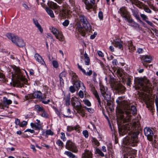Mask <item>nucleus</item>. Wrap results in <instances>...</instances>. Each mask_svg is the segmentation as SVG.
Listing matches in <instances>:
<instances>
[{"label":"nucleus","mask_w":158,"mask_h":158,"mask_svg":"<svg viewBox=\"0 0 158 158\" xmlns=\"http://www.w3.org/2000/svg\"><path fill=\"white\" fill-rule=\"evenodd\" d=\"M117 123L118 126L119 133L120 135H123L130 131L136 130L139 126V122H134L132 124H124L125 123L130 122L131 119L132 114H136L137 109L134 105L131 106V107L127 106L123 110L119 108L117 111Z\"/></svg>","instance_id":"nucleus-1"},{"label":"nucleus","mask_w":158,"mask_h":158,"mask_svg":"<svg viewBox=\"0 0 158 158\" xmlns=\"http://www.w3.org/2000/svg\"><path fill=\"white\" fill-rule=\"evenodd\" d=\"M12 68L14 71L12 73V78L15 80L14 83L17 85V86L22 87L23 83L25 81V78L19 68L15 66L12 67Z\"/></svg>","instance_id":"nucleus-2"},{"label":"nucleus","mask_w":158,"mask_h":158,"mask_svg":"<svg viewBox=\"0 0 158 158\" xmlns=\"http://www.w3.org/2000/svg\"><path fill=\"white\" fill-rule=\"evenodd\" d=\"M138 88L146 92L151 94L152 92L151 85L149 83V81L146 78H140L138 79Z\"/></svg>","instance_id":"nucleus-3"},{"label":"nucleus","mask_w":158,"mask_h":158,"mask_svg":"<svg viewBox=\"0 0 158 158\" xmlns=\"http://www.w3.org/2000/svg\"><path fill=\"white\" fill-rule=\"evenodd\" d=\"M6 35L8 39L11 40L13 43L18 47H23L25 45V43L23 40L18 36L10 33L7 34Z\"/></svg>","instance_id":"nucleus-4"},{"label":"nucleus","mask_w":158,"mask_h":158,"mask_svg":"<svg viewBox=\"0 0 158 158\" xmlns=\"http://www.w3.org/2000/svg\"><path fill=\"white\" fill-rule=\"evenodd\" d=\"M25 98L26 99H32L33 98H39L42 100L43 103L44 104H47L48 103L50 102V100L48 99L47 101H45L44 100V98H45L46 97H42V94L40 91H37L33 93L32 94H29L28 95L26 96Z\"/></svg>","instance_id":"nucleus-5"},{"label":"nucleus","mask_w":158,"mask_h":158,"mask_svg":"<svg viewBox=\"0 0 158 158\" xmlns=\"http://www.w3.org/2000/svg\"><path fill=\"white\" fill-rule=\"evenodd\" d=\"M110 86L113 89L116 90L121 93H123L126 89V88L120 82L116 81L115 80L111 81Z\"/></svg>","instance_id":"nucleus-6"},{"label":"nucleus","mask_w":158,"mask_h":158,"mask_svg":"<svg viewBox=\"0 0 158 158\" xmlns=\"http://www.w3.org/2000/svg\"><path fill=\"white\" fill-rule=\"evenodd\" d=\"M63 9L61 12V14L63 16H65V18H69V15L74 10H75L73 6L72 7H70L69 6L66 4H64L63 6Z\"/></svg>","instance_id":"nucleus-7"},{"label":"nucleus","mask_w":158,"mask_h":158,"mask_svg":"<svg viewBox=\"0 0 158 158\" xmlns=\"http://www.w3.org/2000/svg\"><path fill=\"white\" fill-rule=\"evenodd\" d=\"M50 29L57 39L61 41H63L64 40V37L61 31L53 27H51L50 28Z\"/></svg>","instance_id":"nucleus-8"},{"label":"nucleus","mask_w":158,"mask_h":158,"mask_svg":"<svg viewBox=\"0 0 158 158\" xmlns=\"http://www.w3.org/2000/svg\"><path fill=\"white\" fill-rule=\"evenodd\" d=\"M78 16L79 20L81 22L84 28L86 30L90 31L91 29V27L85 17L82 15H79Z\"/></svg>","instance_id":"nucleus-9"},{"label":"nucleus","mask_w":158,"mask_h":158,"mask_svg":"<svg viewBox=\"0 0 158 158\" xmlns=\"http://www.w3.org/2000/svg\"><path fill=\"white\" fill-rule=\"evenodd\" d=\"M152 59V56L150 55L143 56L141 58V62L143 65L146 68H147L148 64H147L151 63Z\"/></svg>","instance_id":"nucleus-10"},{"label":"nucleus","mask_w":158,"mask_h":158,"mask_svg":"<svg viewBox=\"0 0 158 158\" xmlns=\"http://www.w3.org/2000/svg\"><path fill=\"white\" fill-rule=\"evenodd\" d=\"M139 127L140 124H139V126L138 127L137 129L132 130L131 131H130L128 132V134H131V135L128 136L130 137V139L132 140L133 143H136L137 142V135L139 133L137 131L139 130Z\"/></svg>","instance_id":"nucleus-11"},{"label":"nucleus","mask_w":158,"mask_h":158,"mask_svg":"<svg viewBox=\"0 0 158 158\" xmlns=\"http://www.w3.org/2000/svg\"><path fill=\"white\" fill-rule=\"evenodd\" d=\"M145 135L147 137L148 139L151 141L153 139V133L151 128L148 127H146L144 129Z\"/></svg>","instance_id":"nucleus-12"},{"label":"nucleus","mask_w":158,"mask_h":158,"mask_svg":"<svg viewBox=\"0 0 158 158\" xmlns=\"http://www.w3.org/2000/svg\"><path fill=\"white\" fill-rule=\"evenodd\" d=\"M66 148L75 152H77V150L74 143L70 140H68L67 142Z\"/></svg>","instance_id":"nucleus-13"},{"label":"nucleus","mask_w":158,"mask_h":158,"mask_svg":"<svg viewBox=\"0 0 158 158\" xmlns=\"http://www.w3.org/2000/svg\"><path fill=\"white\" fill-rule=\"evenodd\" d=\"M78 105H77L75 110H77V113L81 115L82 117L85 116V112L84 110L82 108L81 103H78Z\"/></svg>","instance_id":"nucleus-14"},{"label":"nucleus","mask_w":158,"mask_h":158,"mask_svg":"<svg viewBox=\"0 0 158 158\" xmlns=\"http://www.w3.org/2000/svg\"><path fill=\"white\" fill-rule=\"evenodd\" d=\"M85 5L86 8L89 10L93 8L94 4V0H85Z\"/></svg>","instance_id":"nucleus-15"},{"label":"nucleus","mask_w":158,"mask_h":158,"mask_svg":"<svg viewBox=\"0 0 158 158\" xmlns=\"http://www.w3.org/2000/svg\"><path fill=\"white\" fill-rule=\"evenodd\" d=\"M80 127L79 125H76L74 126H69L67 127V131L68 132H70L75 130L78 133L80 132Z\"/></svg>","instance_id":"nucleus-16"},{"label":"nucleus","mask_w":158,"mask_h":158,"mask_svg":"<svg viewBox=\"0 0 158 158\" xmlns=\"http://www.w3.org/2000/svg\"><path fill=\"white\" fill-rule=\"evenodd\" d=\"M121 14L122 16L125 18H128L130 15L128 12L125 7L121 8L120 9Z\"/></svg>","instance_id":"nucleus-17"},{"label":"nucleus","mask_w":158,"mask_h":158,"mask_svg":"<svg viewBox=\"0 0 158 158\" xmlns=\"http://www.w3.org/2000/svg\"><path fill=\"white\" fill-rule=\"evenodd\" d=\"M76 29L81 35L82 36H85V31L84 29L80 25L78 24L77 25V27H76Z\"/></svg>","instance_id":"nucleus-18"},{"label":"nucleus","mask_w":158,"mask_h":158,"mask_svg":"<svg viewBox=\"0 0 158 158\" xmlns=\"http://www.w3.org/2000/svg\"><path fill=\"white\" fill-rule=\"evenodd\" d=\"M91 90L95 98L97 99L99 105L101 106V101L98 92L95 90L94 87L92 88Z\"/></svg>","instance_id":"nucleus-19"},{"label":"nucleus","mask_w":158,"mask_h":158,"mask_svg":"<svg viewBox=\"0 0 158 158\" xmlns=\"http://www.w3.org/2000/svg\"><path fill=\"white\" fill-rule=\"evenodd\" d=\"M72 105L73 107V108L75 109L76 105V103L77 105H78V103H80L79 101H78L77 98L76 97H74L72 98L71 100Z\"/></svg>","instance_id":"nucleus-20"},{"label":"nucleus","mask_w":158,"mask_h":158,"mask_svg":"<svg viewBox=\"0 0 158 158\" xmlns=\"http://www.w3.org/2000/svg\"><path fill=\"white\" fill-rule=\"evenodd\" d=\"M74 85L76 88H77L78 89L80 87L81 85L83 86L82 89L83 90L85 91V88L84 85L83 83L81 81H77L75 82Z\"/></svg>","instance_id":"nucleus-21"},{"label":"nucleus","mask_w":158,"mask_h":158,"mask_svg":"<svg viewBox=\"0 0 158 158\" xmlns=\"http://www.w3.org/2000/svg\"><path fill=\"white\" fill-rule=\"evenodd\" d=\"M35 58L39 63L43 64L45 63L43 59L39 54H36L35 55Z\"/></svg>","instance_id":"nucleus-22"},{"label":"nucleus","mask_w":158,"mask_h":158,"mask_svg":"<svg viewBox=\"0 0 158 158\" xmlns=\"http://www.w3.org/2000/svg\"><path fill=\"white\" fill-rule=\"evenodd\" d=\"M82 158H92V153L91 152L89 151H86L82 154Z\"/></svg>","instance_id":"nucleus-23"},{"label":"nucleus","mask_w":158,"mask_h":158,"mask_svg":"<svg viewBox=\"0 0 158 158\" xmlns=\"http://www.w3.org/2000/svg\"><path fill=\"white\" fill-rule=\"evenodd\" d=\"M133 15L135 17L136 19L140 22H142L140 20L139 15V11L138 10H132Z\"/></svg>","instance_id":"nucleus-24"},{"label":"nucleus","mask_w":158,"mask_h":158,"mask_svg":"<svg viewBox=\"0 0 158 158\" xmlns=\"http://www.w3.org/2000/svg\"><path fill=\"white\" fill-rule=\"evenodd\" d=\"M77 65L78 68L83 72L84 74L88 76H90L92 74V70H90L89 72L86 73L85 70L82 68L81 66L79 64H77Z\"/></svg>","instance_id":"nucleus-25"},{"label":"nucleus","mask_w":158,"mask_h":158,"mask_svg":"<svg viewBox=\"0 0 158 158\" xmlns=\"http://www.w3.org/2000/svg\"><path fill=\"white\" fill-rule=\"evenodd\" d=\"M123 143L126 145H129L130 143H133L132 140L130 139V137L127 136L123 140Z\"/></svg>","instance_id":"nucleus-26"},{"label":"nucleus","mask_w":158,"mask_h":158,"mask_svg":"<svg viewBox=\"0 0 158 158\" xmlns=\"http://www.w3.org/2000/svg\"><path fill=\"white\" fill-rule=\"evenodd\" d=\"M48 4L50 8L52 9H56L58 7L57 4L52 1H49L48 3Z\"/></svg>","instance_id":"nucleus-27"},{"label":"nucleus","mask_w":158,"mask_h":158,"mask_svg":"<svg viewBox=\"0 0 158 158\" xmlns=\"http://www.w3.org/2000/svg\"><path fill=\"white\" fill-rule=\"evenodd\" d=\"M102 95L104 97V99L106 100V101L110 100V95L108 91L102 94Z\"/></svg>","instance_id":"nucleus-28"},{"label":"nucleus","mask_w":158,"mask_h":158,"mask_svg":"<svg viewBox=\"0 0 158 158\" xmlns=\"http://www.w3.org/2000/svg\"><path fill=\"white\" fill-rule=\"evenodd\" d=\"M33 22L36 26L38 28V29L41 33L43 32V29L41 27L38 21L36 20L33 19Z\"/></svg>","instance_id":"nucleus-29"},{"label":"nucleus","mask_w":158,"mask_h":158,"mask_svg":"<svg viewBox=\"0 0 158 158\" xmlns=\"http://www.w3.org/2000/svg\"><path fill=\"white\" fill-rule=\"evenodd\" d=\"M114 45L115 47L118 48H122L123 46L122 43L120 40L115 41L114 43Z\"/></svg>","instance_id":"nucleus-30"},{"label":"nucleus","mask_w":158,"mask_h":158,"mask_svg":"<svg viewBox=\"0 0 158 158\" xmlns=\"http://www.w3.org/2000/svg\"><path fill=\"white\" fill-rule=\"evenodd\" d=\"M100 90L102 95L108 91L107 88L102 85H100Z\"/></svg>","instance_id":"nucleus-31"},{"label":"nucleus","mask_w":158,"mask_h":158,"mask_svg":"<svg viewBox=\"0 0 158 158\" xmlns=\"http://www.w3.org/2000/svg\"><path fill=\"white\" fill-rule=\"evenodd\" d=\"M64 99L65 101V104L66 106H69L70 105V98L69 95L65 96Z\"/></svg>","instance_id":"nucleus-32"},{"label":"nucleus","mask_w":158,"mask_h":158,"mask_svg":"<svg viewBox=\"0 0 158 158\" xmlns=\"http://www.w3.org/2000/svg\"><path fill=\"white\" fill-rule=\"evenodd\" d=\"M12 103V101L10 99H8L7 98H3V104L5 105H9Z\"/></svg>","instance_id":"nucleus-33"},{"label":"nucleus","mask_w":158,"mask_h":158,"mask_svg":"<svg viewBox=\"0 0 158 158\" xmlns=\"http://www.w3.org/2000/svg\"><path fill=\"white\" fill-rule=\"evenodd\" d=\"M46 10L48 14L52 17L54 18V15L53 11L48 7L46 8Z\"/></svg>","instance_id":"nucleus-34"},{"label":"nucleus","mask_w":158,"mask_h":158,"mask_svg":"<svg viewBox=\"0 0 158 158\" xmlns=\"http://www.w3.org/2000/svg\"><path fill=\"white\" fill-rule=\"evenodd\" d=\"M84 57L85 58V64L87 65H89V64L90 60L89 57H88V55L85 53L84 54Z\"/></svg>","instance_id":"nucleus-35"},{"label":"nucleus","mask_w":158,"mask_h":158,"mask_svg":"<svg viewBox=\"0 0 158 158\" xmlns=\"http://www.w3.org/2000/svg\"><path fill=\"white\" fill-rule=\"evenodd\" d=\"M64 154L69 156L70 158H75V156L70 152L65 151Z\"/></svg>","instance_id":"nucleus-36"},{"label":"nucleus","mask_w":158,"mask_h":158,"mask_svg":"<svg viewBox=\"0 0 158 158\" xmlns=\"http://www.w3.org/2000/svg\"><path fill=\"white\" fill-rule=\"evenodd\" d=\"M136 5L138 7L142 9H143L145 6L144 4L141 2L137 3Z\"/></svg>","instance_id":"nucleus-37"},{"label":"nucleus","mask_w":158,"mask_h":158,"mask_svg":"<svg viewBox=\"0 0 158 158\" xmlns=\"http://www.w3.org/2000/svg\"><path fill=\"white\" fill-rule=\"evenodd\" d=\"M72 79L73 81L75 82L78 81V77L75 73H73L72 74Z\"/></svg>","instance_id":"nucleus-38"},{"label":"nucleus","mask_w":158,"mask_h":158,"mask_svg":"<svg viewBox=\"0 0 158 158\" xmlns=\"http://www.w3.org/2000/svg\"><path fill=\"white\" fill-rule=\"evenodd\" d=\"M35 108L36 110H38L39 111L42 112L44 109L43 107L40 106L39 105H36L35 106Z\"/></svg>","instance_id":"nucleus-39"},{"label":"nucleus","mask_w":158,"mask_h":158,"mask_svg":"<svg viewBox=\"0 0 158 158\" xmlns=\"http://www.w3.org/2000/svg\"><path fill=\"white\" fill-rule=\"evenodd\" d=\"M56 144L61 148L63 147V142L60 140H58L56 142Z\"/></svg>","instance_id":"nucleus-40"},{"label":"nucleus","mask_w":158,"mask_h":158,"mask_svg":"<svg viewBox=\"0 0 158 158\" xmlns=\"http://www.w3.org/2000/svg\"><path fill=\"white\" fill-rule=\"evenodd\" d=\"M92 142L93 144H94L97 146H99L100 145L99 143L95 138H93V139Z\"/></svg>","instance_id":"nucleus-41"},{"label":"nucleus","mask_w":158,"mask_h":158,"mask_svg":"<svg viewBox=\"0 0 158 158\" xmlns=\"http://www.w3.org/2000/svg\"><path fill=\"white\" fill-rule=\"evenodd\" d=\"M116 73L118 74V75L120 77H123V73L122 72V70L121 69H118L117 70Z\"/></svg>","instance_id":"nucleus-42"},{"label":"nucleus","mask_w":158,"mask_h":158,"mask_svg":"<svg viewBox=\"0 0 158 158\" xmlns=\"http://www.w3.org/2000/svg\"><path fill=\"white\" fill-rule=\"evenodd\" d=\"M143 9L147 13H150L152 12L151 10L146 6L145 5Z\"/></svg>","instance_id":"nucleus-43"},{"label":"nucleus","mask_w":158,"mask_h":158,"mask_svg":"<svg viewBox=\"0 0 158 158\" xmlns=\"http://www.w3.org/2000/svg\"><path fill=\"white\" fill-rule=\"evenodd\" d=\"M42 113L41 114V116L44 118H47L48 117V115L46 112L44 110L42 111Z\"/></svg>","instance_id":"nucleus-44"},{"label":"nucleus","mask_w":158,"mask_h":158,"mask_svg":"<svg viewBox=\"0 0 158 158\" xmlns=\"http://www.w3.org/2000/svg\"><path fill=\"white\" fill-rule=\"evenodd\" d=\"M52 64L53 67L55 68H57L58 67V63L56 60H53L52 61Z\"/></svg>","instance_id":"nucleus-45"},{"label":"nucleus","mask_w":158,"mask_h":158,"mask_svg":"<svg viewBox=\"0 0 158 158\" xmlns=\"http://www.w3.org/2000/svg\"><path fill=\"white\" fill-rule=\"evenodd\" d=\"M83 135H84V136L85 137V138H87L88 136H89V133H88V131L86 130H84V131H83Z\"/></svg>","instance_id":"nucleus-46"},{"label":"nucleus","mask_w":158,"mask_h":158,"mask_svg":"<svg viewBox=\"0 0 158 158\" xmlns=\"http://www.w3.org/2000/svg\"><path fill=\"white\" fill-rule=\"evenodd\" d=\"M140 16L145 21H146L147 19H148L147 16L144 14H141Z\"/></svg>","instance_id":"nucleus-47"},{"label":"nucleus","mask_w":158,"mask_h":158,"mask_svg":"<svg viewBox=\"0 0 158 158\" xmlns=\"http://www.w3.org/2000/svg\"><path fill=\"white\" fill-rule=\"evenodd\" d=\"M83 101L84 102L85 104L88 106H90L91 105V104L90 102L88 100H84Z\"/></svg>","instance_id":"nucleus-48"},{"label":"nucleus","mask_w":158,"mask_h":158,"mask_svg":"<svg viewBox=\"0 0 158 158\" xmlns=\"http://www.w3.org/2000/svg\"><path fill=\"white\" fill-rule=\"evenodd\" d=\"M97 152L102 156H103L104 154L103 152L99 149H97L96 150Z\"/></svg>","instance_id":"nucleus-49"},{"label":"nucleus","mask_w":158,"mask_h":158,"mask_svg":"<svg viewBox=\"0 0 158 158\" xmlns=\"http://www.w3.org/2000/svg\"><path fill=\"white\" fill-rule=\"evenodd\" d=\"M27 124V122L25 121H23L20 124L19 126L20 127H23L24 126H26Z\"/></svg>","instance_id":"nucleus-50"},{"label":"nucleus","mask_w":158,"mask_h":158,"mask_svg":"<svg viewBox=\"0 0 158 158\" xmlns=\"http://www.w3.org/2000/svg\"><path fill=\"white\" fill-rule=\"evenodd\" d=\"M66 75V73L65 72H62L60 75V78H63L65 77Z\"/></svg>","instance_id":"nucleus-51"},{"label":"nucleus","mask_w":158,"mask_h":158,"mask_svg":"<svg viewBox=\"0 0 158 158\" xmlns=\"http://www.w3.org/2000/svg\"><path fill=\"white\" fill-rule=\"evenodd\" d=\"M69 90L72 93H73L75 91V89L74 86H71L69 87Z\"/></svg>","instance_id":"nucleus-52"},{"label":"nucleus","mask_w":158,"mask_h":158,"mask_svg":"<svg viewBox=\"0 0 158 158\" xmlns=\"http://www.w3.org/2000/svg\"><path fill=\"white\" fill-rule=\"evenodd\" d=\"M61 135V136L60 137L61 139H62L64 141L66 140V138L65 137L64 134L63 132H61L60 133Z\"/></svg>","instance_id":"nucleus-53"},{"label":"nucleus","mask_w":158,"mask_h":158,"mask_svg":"<svg viewBox=\"0 0 158 158\" xmlns=\"http://www.w3.org/2000/svg\"><path fill=\"white\" fill-rule=\"evenodd\" d=\"M69 24V21L68 20H66L63 23V25L65 27L67 26Z\"/></svg>","instance_id":"nucleus-54"},{"label":"nucleus","mask_w":158,"mask_h":158,"mask_svg":"<svg viewBox=\"0 0 158 158\" xmlns=\"http://www.w3.org/2000/svg\"><path fill=\"white\" fill-rule=\"evenodd\" d=\"M46 133L47 135H52L53 134V133L51 130L46 131Z\"/></svg>","instance_id":"nucleus-55"},{"label":"nucleus","mask_w":158,"mask_h":158,"mask_svg":"<svg viewBox=\"0 0 158 158\" xmlns=\"http://www.w3.org/2000/svg\"><path fill=\"white\" fill-rule=\"evenodd\" d=\"M85 109L89 113H92L94 111V110L91 108H88L86 107H85Z\"/></svg>","instance_id":"nucleus-56"},{"label":"nucleus","mask_w":158,"mask_h":158,"mask_svg":"<svg viewBox=\"0 0 158 158\" xmlns=\"http://www.w3.org/2000/svg\"><path fill=\"white\" fill-rule=\"evenodd\" d=\"M125 19H127V22H128L130 23H132L133 22L135 23V22H134L133 21V20L132 19H131L130 18V15L128 16V18H125Z\"/></svg>","instance_id":"nucleus-57"},{"label":"nucleus","mask_w":158,"mask_h":158,"mask_svg":"<svg viewBox=\"0 0 158 158\" xmlns=\"http://www.w3.org/2000/svg\"><path fill=\"white\" fill-rule=\"evenodd\" d=\"M78 95L80 98H82L84 97V93L81 90H80L79 92Z\"/></svg>","instance_id":"nucleus-58"},{"label":"nucleus","mask_w":158,"mask_h":158,"mask_svg":"<svg viewBox=\"0 0 158 158\" xmlns=\"http://www.w3.org/2000/svg\"><path fill=\"white\" fill-rule=\"evenodd\" d=\"M98 17L101 20H102L103 18V13L102 12L100 11L98 13Z\"/></svg>","instance_id":"nucleus-59"},{"label":"nucleus","mask_w":158,"mask_h":158,"mask_svg":"<svg viewBox=\"0 0 158 158\" xmlns=\"http://www.w3.org/2000/svg\"><path fill=\"white\" fill-rule=\"evenodd\" d=\"M131 78L130 77L128 78L127 84L128 86H130L131 85Z\"/></svg>","instance_id":"nucleus-60"},{"label":"nucleus","mask_w":158,"mask_h":158,"mask_svg":"<svg viewBox=\"0 0 158 158\" xmlns=\"http://www.w3.org/2000/svg\"><path fill=\"white\" fill-rule=\"evenodd\" d=\"M98 56L100 57H103L104 56V55L103 53L101 51H98Z\"/></svg>","instance_id":"nucleus-61"},{"label":"nucleus","mask_w":158,"mask_h":158,"mask_svg":"<svg viewBox=\"0 0 158 158\" xmlns=\"http://www.w3.org/2000/svg\"><path fill=\"white\" fill-rule=\"evenodd\" d=\"M15 123L16 125H19V126L20 125V120L19 119L16 118L15 119Z\"/></svg>","instance_id":"nucleus-62"},{"label":"nucleus","mask_w":158,"mask_h":158,"mask_svg":"<svg viewBox=\"0 0 158 158\" xmlns=\"http://www.w3.org/2000/svg\"><path fill=\"white\" fill-rule=\"evenodd\" d=\"M149 6L151 9H152V10H154L155 11H157L158 10L157 8L155 7L152 5H150Z\"/></svg>","instance_id":"nucleus-63"},{"label":"nucleus","mask_w":158,"mask_h":158,"mask_svg":"<svg viewBox=\"0 0 158 158\" xmlns=\"http://www.w3.org/2000/svg\"><path fill=\"white\" fill-rule=\"evenodd\" d=\"M145 22L149 26H151V27H153V24L152 23V22H150V21L148 20H147L146 21H145Z\"/></svg>","instance_id":"nucleus-64"}]
</instances>
